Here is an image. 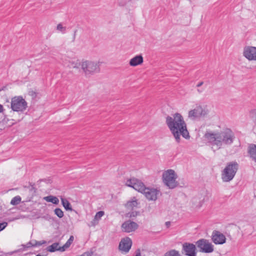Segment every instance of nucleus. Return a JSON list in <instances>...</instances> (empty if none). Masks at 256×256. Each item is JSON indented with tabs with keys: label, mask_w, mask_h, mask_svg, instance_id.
I'll return each mask as SVG.
<instances>
[{
	"label": "nucleus",
	"mask_w": 256,
	"mask_h": 256,
	"mask_svg": "<svg viewBox=\"0 0 256 256\" xmlns=\"http://www.w3.org/2000/svg\"><path fill=\"white\" fill-rule=\"evenodd\" d=\"M204 138L212 145H216L220 148L222 144L230 145L235 139L234 134L230 128H226L216 132H206Z\"/></svg>",
	"instance_id": "nucleus-1"
},
{
	"label": "nucleus",
	"mask_w": 256,
	"mask_h": 256,
	"mask_svg": "<svg viewBox=\"0 0 256 256\" xmlns=\"http://www.w3.org/2000/svg\"><path fill=\"white\" fill-rule=\"evenodd\" d=\"M239 164L236 161L226 164L224 169L222 171L221 178L224 182L231 181L236 176L238 169Z\"/></svg>",
	"instance_id": "nucleus-2"
},
{
	"label": "nucleus",
	"mask_w": 256,
	"mask_h": 256,
	"mask_svg": "<svg viewBox=\"0 0 256 256\" xmlns=\"http://www.w3.org/2000/svg\"><path fill=\"white\" fill-rule=\"evenodd\" d=\"M124 184L126 186L132 188L138 192H144L146 190H149L148 192H160V189L146 187L141 180L134 177L127 179L124 182Z\"/></svg>",
	"instance_id": "nucleus-3"
},
{
	"label": "nucleus",
	"mask_w": 256,
	"mask_h": 256,
	"mask_svg": "<svg viewBox=\"0 0 256 256\" xmlns=\"http://www.w3.org/2000/svg\"><path fill=\"white\" fill-rule=\"evenodd\" d=\"M177 178V174L174 170L172 169L164 171L162 175L163 183L170 189L174 188L178 186V182L176 181Z\"/></svg>",
	"instance_id": "nucleus-4"
},
{
	"label": "nucleus",
	"mask_w": 256,
	"mask_h": 256,
	"mask_svg": "<svg viewBox=\"0 0 256 256\" xmlns=\"http://www.w3.org/2000/svg\"><path fill=\"white\" fill-rule=\"evenodd\" d=\"M166 122L170 131H175L177 128L186 124L182 114L178 112L174 114L173 117L168 116L166 117Z\"/></svg>",
	"instance_id": "nucleus-5"
},
{
	"label": "nucleus",
	"mask_w": 256,
	"mask_h": 256,
	"mask_svg": "<svg viewBox=\"0 0 256 256\" xmlns=\"http://www.w3.org/2000/svg\"><path fill=\"white\" fill-rule=\"evenodd\" d=\"M80 65L86 76L92 75L100 71L99 62L84 60L82 61Z\"/></svg>",
	"instance_id": "nucleus-6"
},
{
	"label": "nucleus",
	"mask_w": 256,
	"mask_h": 256,
	"mask_svg": "<svg viewBox=\"0 0 256 256\" xmlns=\"http://www.w3.org/2000/svg\"><path fill=\"white\" fill-rule=\"evenodd\" d=\"M11 108L14 112H23L28 107V104L22 96H16L11 100Z\"/></svg>",
	"instance_id": "nucleus-7"
},
{
	"label": "nucleus",
	"mask_w": 256,
	"mask_h": 256,
	"mask_svg": "<svg viewBox=\"0 0 256 256\" xmlns=\"http://www.w3.org/2000/svg\"><path fill=\"white\" fill-rule=\"evenodd\" d=\"M200 252L204 253H211L214 252V246L209 242L208 240L202 238L196 242Z\"/></svg>",
	"instance_id": "nucleus-8"
},
{
	"label": "nucleus",
	"mask_w": 256,
	"mask_h": 256,
	"mask_svg": "<svg viewBox=\"0 0 256 256\" xmlns=\"http://www.w3.org/2000/svg\"><path fill=\"white\" fill-rule=\"evenodd\" d=\"M170 132L178 143H179L180 141V136L186 139H189L190 138L189 132L187 130L186 124H184V126L177 128L175 131L172 130Z\"/></svg>",
	"instance_id": "nucleus-9"
},
{
	"label": "nucleus",
	"mask_w": 256,
	"mask_h": 256,
	"mask_svg": "<svg viewBox=\"0 0 256 256\" xmlns=\"http://www.w3.org/2000/svg\"><path fill=\"white\" fill-rule=\"evenodd\" d=\"M182 253L186 256H196V245L186 242L182 244Z\"/></svg>",
	"instance_id": "nucleus-10"
},
{
	"label": "nucleus",
	"mask_w": 256,
	"mask_h": 256,
	"mask_svg": "<svg viewBox=\"0 0 256 256\" xmlns=\"http://www.w3.org/2000/svg\"><path fill=\"white\" fill-rule=\"evenodd\" d=\"M208 114V110L202 108V106H197L194 110H190L188 112V118L195 120L201 116H204Z\"/></svg>",
	"instance_id": "nucleus-11"
},
{
	"label": "nucleus",
	"mask_w": 256,
	"mask_h": 256,
	"mask_svg": "<svg viewBox=\"0 0 256 256\" xmlns=\"http://www.w3.org/2000/svg\"><path fill=\"white\" fill-rule=\"evenodd\" d=\"M243 56L249 60H256V47L252 46L244 47Z\"/></svg>",
	"instance_id": "nucleus-12"
},
{
	"label": "nucleus",
	"mask_w": 256,
	"mask_h": 256,
	"mask_svg": "<svg viewBox=\"0 0 256 256\" xmlns=\"http://www.w3.org/2000/svg\"><path fill=\"white\" fill-rule=\"evenodd\" d=\"M212 240L216 244H222L226 242V238L220 232L214 230L212 232Z\"/></svg>",
	"instance_id": "nucleus-13"
},
{
	"label": "nucleus",
	"mask_w": 256,
	"mask_h": 256,
	"mask_svg": "<svg viewBox=\"0 0 256 256\" xmlns=\"http://www.w3.org/2000/svg\"><path fill=\"white\" fill-rule=\"evenodd\" d=\"M132 246V241L128 237L122 238L119 244L120 250L127 253L129 252Z\"/></svg>",
	"instance_id": "nucleus-14"
},
{
	"label": "nucleus",
	"mask_w": 256,
	"mask_h": 256,
	"mask_svg": "<svg viewBox=\"0 0 256 256\" xmlns=\"http://www.w3.org/2000/svg\"><path fill=\"white\" fill-rule=\"evenodd\" d=\"M138 224L131 220H127L124 222L122 225V231L126 232H130L134 231L138 228Z\"/></svg>",
	"instance_id": "nucleus-15"
},
{
	"label": "nucleus",
	"mask_w": 256,
	"mask_h": 256,
	"mask_svg": "<svg viewBox=\"0 0 256 256\" xmlns=\"http://www.w3.org/2000/svg\"><path fill=\"white\" fill-rule=\"evenodd\" d=\"M144 62V58L141 54L136 55L132 58L129 62L130 66H136L138 65L141 64Z\"/></svg>",
	"instance_id": "nucleus-16"
},
{
	"label": "nucleus",
	"mask_w": 256,
	"mask_h": 256,
	"mask_svg": "<svg viewBox=\"0 0 256 256\" xmlns=\"http://www.w3.org/2000/svg\"><path fill=\"white\" fill-rule=\"evenodd\" d=\"M248 152L252 160L256 162V144H250L248 148Z\"/></svg>",
	"instance_id": "nucleus-17"
},
{
	"label": "nucleus",
	"mask_w": 256,
	"mask_h": 256,
	"mask_svg": "<svg viewBox=\"0 0 256 256\" xmlns=\"http://www.w3.org/2000/svg\"><path fill=\"white\" fill-rule=\"evenodd\" d=\"M46 250L50 252H54L56 251H60L62 252L61 250V246H59L58 242L53 243L52 245L46 247Z\"/></svg>",
	"instance_id": "nucleus-18"
},
{
	"label": "nucleus",
	"mask_w": 256,
	"mask_h": 256,
	"mask_svg": "<svg viewBox=\"0 0 256 256\" xmlns=\"http://www.w3.org/2000/svg\"><path fill=\"white\" fill-rule=\"evenodd\" d=\"M138 202L135 197H134L131 200L128 201L125 204V207L130 210H132L134 208L138 206Z\"/></svg>",
	"instance_id": "nucleus-19"
},
{
	"label": "nucleus",
	"mask_w": 256,
	"mask_h": 256,
	"mask_svg": "<svg viewBox=\"0 0 256 256\" xmlns=\"http://www.w3.org/2000/svg\"><path fill=\"white\" fill-rule=\"evenodd\" d=\"M44 199L48 202H50L54 204H58L59 202V200L56 196L50 195L44 197Z\"/></svg>",
	"instance_id": "nucleus-20"
},
{
	"label": "nucleus",
	"mask_w": 256,
	"mask_h": 256,
	"mask_svg": "<svg viewBox=\"0 0 256 256\" xmlns=\"http://www.w3.org/2000/svg\"><path fill=\"white\" fill-rule=\"evenodd\" d=\"M62 204L64 208L67 210H72V206H70V202L66 199L62 197L60 198Z\"/></svg>",
	"instance_id": "nucleus-21"
},
{
	"label": "nucleus",
	"mask_w": 256,
	"mask_h": 256,
	"mask_svg": "<svg viewBox=\"0 0 256 256\" xmlns=\"http://www.w3.org/2000/svg\"><path fill=\"white\" fill-rule=\"evenodd\" d=\"M144 194L146 198L148 200L155 201L157 198V194L158 193H142Z\"/></svg>",
	"instance_id": "nucleus-22"
},
{
	"label": "nucleus",
	"mask_w": 256,
	"mask_h": 256,
	"mask_svg": "<svg viewBox=\"0 0 256 256\" xmlns=\"http://www.w3.org/2000/svg\"><path fill=\"white\" fill-rule=\"evenodd\" d=\"M163 256H182L179 252L176 250L172 249L166 252Z\"/></svg>",
	"instance_id": "nucleus-23"
},
{
	"label": "nucleus",
	"mask_w": 256,
	"mask_h": 256,
	"mask_svg": "<svg viewBox=\"0 0 256 256\" xmlns=\"http://www.w3.org/2000/svg\"><path fill=\"white\" fill-rule=\"evenodd\" d=\"M24 190L29 191L30 192H36V189L34 187V184H32L31 183L28 182L26 185L24 186Z\"/></svg>",
	"instance_id": "nucleus-24"
},
{
	"label": "nucleus",
	"mask_w": 256,
	"mask_h": 256,
	"mask_svg": "<svg viewBox=\"0 0 256 256\" xmlns=\"http://www.w3.org/2000/svg\"><path fill=\"white\" fill-rule=\"evenodd\" d=\"M33 246L34 245H33V242H32V240H30L29 242H27L25 244H22L21 245L22 248L20 249V251L26 250L28 248L34 247Z\"/></svg>",
	"instance_id": "nucleus-25"
},
{
	"label": "nucleus",
	"mask_w": 256,
	"mask_h": 256,
	"mask_svg": "<svg viewBox=\"0 0 256 256\" xmlns=\"http://www.w3.org/2000/svg\"><path fill=\"white\" fill-rule=\"evenodd\" d=\"M21 201V198L19 196H17L12 198L10 202V204L14 206H16L20 203Z\"/></svg>",
	"instance_id": "nucleus-26"
},
{
	"label": "nucleus",
	"mask_w": 256,
	"mask_h": 256,
	"mask_svg": "<svg viewBox=\"0 0 256 256\" xmlns=\"http://www.w3.org/2000/svg\"><path fill=\"white\" fill-rule=\"evenodd\" d=\"M56 30L61 32L62 34H64L66 32V28L61 23H60L56 26Z\"/></svg>",
	"instance_id": "nucleus-27"
},
{
	"label": "nucleus",
	"mask_w": 256,
	"mask_h": 256,
	"mask_svg": "<svg viewBox=\"0 0 256 256\" xmlns=\"http://www.w3.org/2000/svg\"><path fill=\"white\" fill-rule=\"evenodd\" d=\"M32 242H33V246L34 247H36V246H42V245L43 244H46V240H41V241H37L35 240H32Z\"/></svg>",
	"instance_id": "nucleus-28"
},
{
	"label": "nucleus",
	"mask_w": 256,
	"mask_h": 256,
	"mask_svg": "<svg viewBox=\"0 0 256 256\" xmlns=\"http://www.w3.org/2000/svg\"><path fill=\"white\" fill-rule=\"evenodd\" d=\"M54 212L55 214H56L59 218H62L64 216V212L60 208H56Z\"/></svg>",
	"instance_id": "nucleus-29"
},
{
	"label": "nucleus",
	"mask_w": 256,
	"mask_h": 256,
	"mask_svg": "<svg viewBox=\"0 0 256 256\" xmlns=\"http://www.w3.org/2000/svg\"><path fill=\"white\" fill-rule=\"evenodd\" d=\"M104 213L103 211H99L97 212L94 216V220H98L104 215Z\"/></svg>",
	"instance_id": "nucleus-30"
},
{
	"label": "nucleus",
	"mask_w": 256,
	"mask_h": 256,
	"mask_svg": "<svg viewBox=\"0 0 256 256\" xmlns=\"http://www.w3.org/2000/svg\"><path fill=\"white\" fill-rule=\"evenodd\" d=\"M71 244H72L70 242L67 240L66 244L62 246H61V250H62V252H64L68 248Z\"/></svg>",
	"instance_id": "nucleus-31"
},
{
	"label": "nucleus",
	"mask_w": 256,
	"mask_h": 256,
	"mask_svg": "<svg viewBox=\"0 0 256 256\" xmlns=\"http://www.w3.org/2000/svg\"><path fill=\"white\" fill-rule=\"evenodd\" d=\"M130 0H118V2L120 6H123L126 5Z\"/></svg>",
	"instance_id": "nucleus-32"
},
{
	"label": "nucleus",
	"mask_w": 256,
	"mask_h": 256,
	"mask_svg": "<svg viewBox=\"0 0 256 256\" xmlns=\"http://www.w3.org/2000/svg\"><path fill=\"white\" fill-rule=\"evenodd\" d=\"M41 182H45L46 184H50L52 182V180L50 178H48V179H46V178H44V179H40V180H39L37 182V184H39Z\"/></svg>",
	"instance_id": "nucleus-33"
},
{
	"label": "nucleus",
	"mask_w": 256,
	"mask_h": 256,
	"mask_svg": "<svg viewBox=\"0 0 256 256\" xmlns=\"http://www.w3.org/2000/svg\"><path fill=\"white\" fill-rule=\"evenodd\" d=\"M138 212L133 211V212H128L127 214H128V216H129L130 218H133V217L136 216L138 214Z\"/></svg>",
	"instance_id": "nucleus-34"
},
{
	"label": "nucleus",
	"mask_w": 256,
	"mask_h": 256,
	"mask_svg": "<svg viewBox=\"0 0 256 256\" xmlns=\"http://www.w3.org/2000/svg\"><path fill=\"white\" fill-rule=\"evenodd\" d=\"M8 225V223L6 222H4L2 223H0V232L4 230Z\"/></svg>",
	"instance_id": "nucleus-35"
},
{
	"label": "nucleus",
	"mask_w": 256,
	"mask_h": 256,
	"mask_svg": "<svg viewBox=\"0 0 256 256\" xmlns=\"http://www.w3.org/2000/svg\"><path fill=\"white\" fill-rule=\"evenodd\" d=\"M70 65L68 66H72L73 68H78V63H75L74 62H70Z\"/></svg>",
	"instance_id": "nucleus-36"
},
{
	"label": "nucleus",
	"mask_w": 256,
	"mask_h": 256,
	"mask_svg": "<svg viewBox=\"0 0 256 256\" xmlns=\"http://www.w3.org/2000/svg\"><path fill=\"white\" fill-rule=\"evenodd\" d=\"M77 31L78 30H76L74 31V34H73L72 40V42H74L75 41Z\"/></svg>",
	"instance_id": "nucleus-37"
},
{
	"label": "nucleus",
	"mask_w": 256,
	"mask_h": 256,
	"mask_svg": "<svg viewBox=\"0 0 256 256\" xmlns=\"http://www.w3.org/2000/svg\"><path fill=\"white\" fill-rule=\"evenodd\" d=\"M74 240V237L72 236H70L69 239L68 240V242L72 244Z\"/></svg>",
	"instance_id": "nucleus-38"
},
{
	"label": "nucleus",
	"mask_w": 256,
	"mask_h": 256,
	"mask_svg": "<svg viewBox=\"0 0 256 256\" xmlns=\"http://www.w3.org/2000/svg\"><path fill=\"white\" fill-rule=\"evenodd\" d=\"M203 84H204L203 82H200L197 84L196 86L200 87Z\"/></svg>",
	"instance_id": "nucleus-39"
},
{
	"label": "nucleus",
	"mask_w": 256,
	"mask_h": 256,
	"mask_svg": "<svg viewBox=\"0 0 256 256\" xmlns=\"http://www.w3.org/2000/svg\"><path fill=\"white\" fill-rule=\"evenodd\" d=\"M4 110V107L2 105L0 104V112H2Z\"/></svg>",
	"instance_id": "nucleus-40"
},
{
	"label": "nucleus",
	"mask_w": 256,
	"mask_h": 256,
	"mask_svg": "<svg viewBox=\"0 0 256 256\" xmlns=\"http://www.w3.org/2000/svg\"><path fill=\"white\" fill-rule=\"evenodd\" d=\"M170 225V222H166V226L167 228H168Z\"/></svg>",
	"instance_id": "nucleus-41"
},
{
	"label": "nucleus",
	"mask_w": 256,
	"mask_h": 256,
	"mask_svg": "<svg viewBox=\"0 0 256 256\" xmlns=\"http://www.w3.org/2000/svg\"><path fill=\"white\" fill-rule=\"evenodd\" d=\"M202 202L200 201V204L196 206L200 208L202 206Z\"/></svg>",
	"instance_id": "nucleus-42"
},
{
	"label": "nucleus",
	"mask_w": 256,
	"mask_h": 256,
	"mask_svg": "<svg viewBox=\"0 0 256 256\" xmlns=\"http://www.w3.org/2000/svg\"><path fill=\"white\" fill-rule=\"evenodd\" d=\"M198 92L199 93H201V92H202V90H200L198 89Z\"/></svg>",
	"instance_id": "nucleus-43"
},
{
	"label": "nucleus",
	"mask_w": 256,
	"mask_h": 256,
	"mask_svg": "<svg viewBox=\"0 0 256 256\" xmlns=\"http://www.w3.org/2000/svg\"><path fill=\"white\" fill-rule=\"evenodd\" d=\"M11 190H18V188H13L12 190H9L8 191Z\"/></svg>",
	"instance_id": "nucleus-44"
},
{
	"label": "nucleus",
	"mask_w": 256,
	"mask_h": 256,
	"mask_svg": "<svg viewBox=\"0 0 256 256\" xmlns=\"http://www.w3.org/2000/svg\"><path fill=\"white\" fill-rule=\"evenodd\" d=\"M36 256H42V255L38 254H37Z\"/></svg>",
	"instance_id": "nucleus-45"
}]
</instances>
